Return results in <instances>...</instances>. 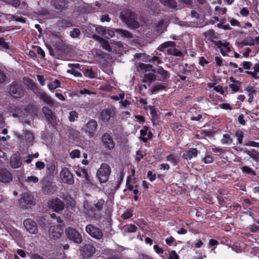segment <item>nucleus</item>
<instances>
[{"label": "nucleus", "instance_id": "nucleus-1", "mask_svg": "<svg viewBox=\"0 0 259 259\" xmlns=\"http://www.w3.org/2000/svg\"><path fill=\"white\" fill-rule=\"evenodd\" d=\"M119 18L130 29H136L140 26L136 14L131 10H122L120 13Z\"/></svg>", "mask_w": 259, "mask_h": 259}, {"label": "nucleus", "instance_id": "nucleus-2", "mask_svg": "<svg viewBox=\"0 0 259 259\" xmlns=\"http://www.w3.org/2000/svg\"><path fill=\"white\" fill-rule=\"evenodd\" d=\"M31 90L35 94H39V98L46 104L52 107H57L59 103L55 101L53 98L49 96L45 92L42 91L36 84L31 79L28 81Z\"/></svg>", "mask_w": 259, "mask_h": 259}, {"label": "nucleus", "instance_id": "nucleus-3", "mask_svg": "<svg viewBox=\"0 0 259 259\" xmlns=\"http://www.w3.org/2000/svg\"><path fill=\"white\" fill-rule=\"evenodd\" d=\"M19 203L21 208L28 209L35 204V200L31 193L24 192L21 194Z\"/></svg>", "mask_w": 259, "mask_h": 259}, {"label": "nucleus", "instance_id": "nucleus-4", "mask_svg": "<svg viewBox=\"0 0 259 259\" xmlns=\"http://www.w3.org/2000/svg\"><path fill=\"white\" fill-rule=\"evenodd\" d=\"M9 93L14 98L18 99L24 96L25 91L20 82L14 81L9 87Z\"/></svg>", "mask_w": 259, "mask_h": 259}, {"label": "nucleus", "instance_id": "nucleus-5", "mask_svg": "<svg viewBox=\"0 0 259 259\" xmlns=\"http://www.w3.org/2000/svg\"><path fill=\"white\" fill-rule=\"evenodd\" d=\"M111 172L110 166L106 163H102L97 170L96 177L101 183H105L108 181Z\"/></svg>", "mask_w": 259, "mask_h": 259}, {"label": "nucleus", "instance_id": "nucleus-6", "mask_svg": "<svg viewBox=\"0 0 259 259\" xmlns=\"http://www.w3.org/2000/svg\"><path fill=\"white\" fill-rule=\"evenodd\" d=\"M65 232L67 238L76 244H80L82 239L80 233L75 229L69 227L66 228Z\"/></svg>", "mask_w": 259, "mask_h": 259}, {"label": "nucleus", "instance_id": "nucleus-7", "mask_svg": "<svg viewBox=\"0 0 259 259\" xmlns=\"http://www.w3.org/2000/svg\"><path fill=\"white\" fill-rule=\"evenodd\" d=\"M85 231L90 236L97 240H100L103 236L102 230L92 224L86 226Z\"/></svg>", "mask_w": 259, "mask_h": 259}, {"label": "nucleus", "instance_id": "nucleus-8", "mask_svg": "<svg viewBox=\"0 0 259 259\" xmlns=\"http://www.w3.org/2000/svg\"><path fill=\"white\" fill-rule=\"evenodd\" d=\"M42 112L48 123L51 124L54 127H56L57 125V121L56 115L52 110L47 106H44L42 108Z\"/></svg>", "mask_w": 259, "mask_h": 259}, {"label": "nucleus", "instance_id": "nucleus-9", "mask_svg": "<svg viewBox=\"0 0 259 259\" xmlns=\"http://www.w3.org/2000/svg\"><path fill=\"white\" fill-rule=\"evenodd\" d=\"M60 176L63 183L69 185L74 184V176L68 168H62L60 174Z\"/></svg>", "mask_w": 259, "mask_h": 259}, {"label": "nucleus", "instance_id": "nucleus-10", "mask_svg": "<svg viewBox=\"0 0 259 259\" xmlns=\"http://www.w3.org/2000/svg\"><path fill=\"white\" fill-rule=\"evenodd\" d=\"M63 233V228L60 225L51 226L49 230L50 238L56 240L60 238Z\"/></svg>", "mask_w": 259, "mask_h": 259}, {"label": "nucleus", "instance_id": "nucleus-11", "mask_svg": "<svg viewBox=\"0 0 259 259\" xmlns=\"http://www.w3.org/2000/svg\"><path fill=\"white\" fill-rule=\"evenodd\" d=\"M23 226L27 232L31 234L36 235L38 231L36 222L31 219H26L23 221Z\"/></svg>", "mask_w": 259, "mask_h": 259}, {"label": "nucleus", "instance_id": "nucleus-12", "mask_svg": "<svg viewBox=\"0 0 259 259\" xmlns=\"http://www.w3.org/2000/svg\"><path fill=\"white\" fill-rule=\"evenodd\" d=\"M48 207L54 211L59 212L64 208V203L58 198L49 200L48 202Z\"/></svg>", "mask_w": 259, "mask_h": 259}, {"label": "nucleus", "instance_id": "nucleus-13", "mask_svg": "<svg viewBox=\"0 0 259 259\" xmlns=\"http://www.w3.org/2000/svg\"><path fill=\"white\" fill-rule=\"evenodd\" d=\"M98 127L97 122L93 119H91L84 125L82 129L89 134L90 137L93 136Z\"/></svg>", "mask_w": 259, "mask_h": 259}, {"label": "nucleus", "instance_id": "nucleus-14", "mask_svg": "<svg viewBox=\"0 0 259 259\" xmlns=\"http://www.w3.org/2000/svg\"><path fill=\"white\" fill-rule=\"evenodd\" d=\"M101 140L105 146L108 150H112L115 147V143L112 136L108 133H104L101 137Z\"/></svg>", "mask_w": 259, "mask_h": 259}, {"label": "nucleus", "instance_id": "nucleus-15", "mask_svg": "<svg viewBox=\"0 0 259 259\" xmlns=\"http://www.w3.org/2000/svg\"><path fill=\"white\" fill-rule=\"evenodd\" d=\"M213 44L220 50L221 53L223 56H227L226 52L229 53L231 51L229 42L228 41H225L223 42L222 41L219 40L217 41H213Z\"/></svg>", "mask_w": 259, "mask_h": 259}, {"label": "nucleus", "instance_id": "nucleus-16", "mask_svg": "<svg viewBox=\"0 0 259 259\" xmlns=\"http://www.w3.org/2000/svg\"><path fill=\"white\" fill-rule=\"evenodd\" d=\"M52 4L54 8L61 12L69 9V0H52Z\"/></svg>", "mask_w": 259, "mask_h": 259}, {"label": "nucleus", "instance_id": "nucleus-17", "mask_svg": "<svg viewBox=\"0 0 259 259\" xmlns=\"http://www.w3.org/2000/svg\"><path fill=\"white\" fill-rule=\"evenodd\" d=\"M13 179L12 174L5 168H0V182L8 183Z\"/></svg>", "mask_w": 259, "mask_h": 259}, {"label": "nucleus", "instance_id": "nucleus-18", "mask_svg": "<svg viewBox=\"0 0 259 259\" xmlns=\"http://www.w3.org/2000/svg\"><path fill=\"white\" fill-rule=\"evenodd\" d=\"M114 113V111L111 109L103 110L100 113V119L104 122L108 121L113 116Z\"/></svg>", "mask_w": 259, "mask_h": 259}, {"label": "nucleus", "instance_id": "nucleus-19", "mask_svg": "<svg viewBox=\"0 0 259 259\" xmlns=\"http://www.w3.org/2000/svg\"><path fill=\"white\" fill-rule=\"evenodd\" d=\"M198 151L196 148H190L188 151L185 152L183 154V158L186 160H190L193 157L197 156Z\"/></svg>", "mask_w": 259, "mask_h": 259}, {"label": "nucleus", "instance_id": "nucleus-20", "mask_svg": "<svg viewBox=\"0 0 259 259\" xmlns=\"http://www.w3.org/2000/svg\"><path fill=\"white\" fill-rule=\"evenodd\" d=\"M10 165L12 168H17L21 166L22 160L20 156H12L10 159Z\"/></svg>", "mask_w": 259, "mask_h": 259}, {"label": "nucleus", "instance_id": "nucleus-21", "mask_svg": "<svg viewBox=\"0 0 259 259\" xmlns=\"http://www.w3.org/2000/svg\"><path fill=\"white\" fill-rule=\"evenodd\" d=\"M34 140V137L33 134L28 131H25L23 140L26 143L27 146H29L32 145Z\"/></svg>", "mask_w": 259, "mask_h": 259}, {"label": "nucleus", "instance_id": "nucleus-22", "mask_svg": "<svg viewBox=\"0 0 259 259\" xmlns=\"http://www.w3.org/2000/svg\"><path fill=\"white\" fill-rule=\"evenodd\" d=\"M156 79V76L153 73H146L143 77L142 81L145 83H151Z\"/></svg>", "mask_w": 259, "mask_h": 259}, {"label": "nucleus", "instance_id": "nucleus-23", "mask_svg": "<svg viewBox=\"0 0 259 259\" xmlns=\"http://www.w3.org/2000/svg\"><path fill=\"white\" fill-rule=\"evenodd\" d=\"M204 36L209 40L213 44V41H217L214 39L218 38L214 30L212 29H209L204 33Z\"/></svg>", "mask_w": 259, "mask_h": 259}, {"label": "nucleus", "instance_id": "nucleus-24", "mask_svg": "<svg viewBox=\"0 0 259 259\" xmlns=\"http://www.w3.org/2000/svg\"><path fill=\"white\" fill-rule=\"evenodd\" d=\"M164 6L171 9H176L177 7V3L176 0H159Z\"/></svg>", "mask_w": 259, "mask_h": 259}, {"label": "nucleus", "instance_id": "nucleus-25", "mask_svg": "<svg viewBox=\"0 0 259 259\" xmlns=\"http://www.w3.org/2000/svg\"><path fill=\"white\" fill-rule=\"evenodd\" d=\"M115 32L123 38L130 39L133 38V34L126 30L122 29H115Z\"/></svg>", "mask_w": 259, "mask_h": 259}, {"label": "nucleus", "instance_id": "nucleus-26", "mask_svg": "<svg viewBox=\"0 0 259 259\" xmlns=\"http://www.w3.org/2000/svg\"><path fill=\"white\" fill-rule=\"evenodd\" d=\"M229 20H227L226 18H223L221 19L220 21V23L217 24V27L220 29H223L224 30H231L232 28L229 26V24H226L227 21Z\"/></svg>", "mask_w": 259, "mask_h": 259}, {"label": "nucleus", "instance_id": "nucleus-27", "mask_svg": "<svg viewBox=\"0 0 259 259\" xmlns=\"http://www.w3.org/2000/svg\"><path fill=\"white\" fill-rule=\"evenodd\" d=\"M243 152L248 155L250 158H252L255 162H258L257 155L259 153L257 152L255 149H252L251 151L245 149L244 150Z\"/></svg>", "mask_w": 259, "mask_h": 259}, {"label": "nucleus", "instance_id": "nucleus-28", "mask_svg": "<svg viewBox=\"0 0 259 259\" xmlns=\"http://www.w3.org/2000/svg\"><path fill=\"white\" fill-rule=\"evenodd\" d=\"M157 73L161 76L160 81H165L168 77V72L164 70L162 67H159L157 69Z\"/></svg>", "mask_w": 259, "mask_h": 259}, {"label": "nucleus", "instance_id": "nucleus-29", "mask_svg": "<svg viewBox=\"0 0 259 259\" xmlns=\"http://www.w3.org/2000/svg\"><path fill=\"white\" fill-rule=\"evenodd\" d=\"M166 161L170 162L174 166L178 165L179 162V158L178 156L173 154H170L166 157Z\"/></svg>", "mask_w": 259, "mask_h": 259}, {"label": "nucleus", "instance_id": "nucleus-30", "mask_svg": "<svg viewBox=\"0 0 259 259\" xmlns=\"http://www.w3.org/2000/svg\"><path fill=\"white\" fill-rule=\"evenodd\" d=\"M60 81L58 79H56L54 81L49 82L48 88L51 92H54V90L60 87Z\"/></svg>", "mask_w": 259, "mask_h": 259}, {"label": "nucleus", "instance_id": "nucleus-31", "mask_svg": "<svg viewBox=\"0 0 259 259\" xmlns=\"http://www.w3.org/2000/svg\"><path fill=\"white\" fill-rule=\"evenodd\" d=\"M148 108L150 110V114L152 117L151 121L153 124H156V119L158 116L157 113L156 112L155 107L154 106L149 105Z\"/></svg>", "mask_w": 259, "mask_h": 259}, {"label": "nucleus", "instance_id": "nucleus-32", "mask_svg": "<svg viewBox=\"0 0 259 259\" xmlns=\"http://www.w3.org/2000/svg\"><path fill=\"white\" fill-rule=\"evenodd\" d=\"M166 89V85L163 83H157L155 84L150 90L152 94H154L158 92L159 91L164 90Z\"/></svg>", "mask_w": 259, "mask_h": 259}, {"label": "nucleus", "instance_id": "nucleus-33", "mask_svg": "<svg viewBox=\"0 0 259 259\" xmlns=\"http://www.w3.org/2000/svg\"><path fill=\"white\" fill-rule=\"evenodd\" d=\"M176 43L172 41H167L162 44L159 47L158 49L161 52H164L165 49L169 47H175Z\"/></svg>", "mask_w": 259, "mask_h": 259}, {"label": "nucleus", "instance_id": "nucleus-34", "mask_svg": "<svg viewBox=\"0 0 259 259\" xmlns=\"http://www.w3.org/2000/svg\"><path fill=\"white\" fill-rule=\"evenodd\" d=\"M241 169L242 173L244 174L251 176H255L256 175V172L253 170V169L249 166H243Z\"/></svg>", "mask_w": 259, "mask_h": 259}, {"label": "nucleus", "instance_id": "nucleus-35", "mask_svg": "<svg viewBox=\"0 0 259 259\" xmlns=\"http://www.w3.org/2000/svg\"><path fill=\"white\" fill-rule=\"evenodd\" d=\"M84 249V252L88 256L93 255L96 252L95 247L91 245H86Z\"/></svg>", "mask_w": 259, "mask_h": 259}, {"label": "nucleus", "instance_id": "nucleus-36", "mask_svg": "<svg viewBox=\"0 0 259 259\" xmlns=\"http://www.w3.org/2000/svg\"><path fill=\"white\" fill-rule=\"evenodd\" d=\"M166 51L167 54L169 55H173L177 57H180L183 55L182 52L176 48L168 49Z\"/></svg>", "mask_w": 259, "mask_h": 259}, {"label": "nucleus", "instance_id": "nucleus-37", "mask_svg": "<svg viewBox=\"0 0 259 259\" xmlns=\"http://www.w3.org/2000/svg\"><path fill=\"white\" fill-rule=\"evenodd\" d=\"M153 66L150 64H146L144 63H140L139 64L140 69L143 72H146L149 71L153 70Z\"/></svg>", "mask_w": 259, "mask_h": 259}, {"label": "nucleus", "instance_id": "nucleus-38", "mask_svg": "<svg viewBox=\"0 0 259 259\" xmlns=\"http://www.w3.org/2000/svg\"><path fill=\"white\" fill-rule=\"evenodd\" d=\"M123 228L124 230L126 231L128 233H135L138 229L137 227L132 224L124 225Z\"/></svg>", "mask_w": 259, "mask_h": 259}, {"label": "nucleus", "instance_id": "nucleus-39", "mask_svg": "<svg viewBox=\"0 0 259 259\" xmlns=\"http://www.w3.org/2000/svg\"><path fill=\"white\" fill-rule=\"evenodd\" d=\"M100 42L103 49L108 51H110L111 50L110 45L108 40L104 38H100Z\"/></svg>", "mask_w": 259, "mask_h": 259}, {"label": "nucleus", "instance_id": "nucleus-40", "mask_svg": "<svg viewBox=\"0 0 259 259\" xmlns=\"http://www.w3.org/2000/svg\"><path fill=\"white\" fill-rule=\"evenodd\" d=\"M58 24L62 27H69L72 25L71 22L66 19H62L58 21Z\"/></svg>", "mask_w": 259, "mask_h": 259}, {"label": "nucleus", "instance_id": "nucleus-41", "mask_svg": "<svg viewBox=\"0 0 259 259\" xmlns=\"http://www.w3.org/2000/svg\"><path fill=\"white\" fill-rule=\"evenodd\" d=\"M221 142L223 144H231L233 142V139L231 138L230 135L225 134L223 135Z\"/></svg>", "mask_w": 259, "mask_h": 259}, {"label": "nucleus", "instance_id": "nucleus-42", "mask_svg": "<svg viewBox=\"0 0 259 259\" xmlns=\"http://www.w3.org/2000/svg\"><path fill=\"white\" fill-rule=\"evenodd\" d=\"M235 136L237 139L238 142L240 144H241L243 142L244 137L243 132L240 130H237L235 132Z\"/></svg>", "mask_w": 259, "mask_h": 259}, {"label": "nucleus", "instance_id": "nucleus-43", "mask_svg": "<svg viewBox=\"0 0 259 259\" xmlns=\"http://www.w3.org/2000/svg\"><path fill=\"white\" fill-rule=\"evenodd\" d=\"M83 73L86 77L91 78L95 77V73L91 68H85L83 71Z\"/></svg>", "mask_w": 259, "mask_h": 259}, {"label": "nucleus", "instance_id": "nucleus-44", "mask_svg": "<svg viewBox=\"0 0 259 259\" xmlns=\"http://www.w3.org/2000/svg\"><path fill=\"white\" fill-rule=\"evenodd\" d=\"M244 209L247 210H251L250 206L252 205V202L248 198H245L243 200V203L242 204Z\"/></svg>", "mask_w": 259, "mask_h": 259}, {"label": "nucleus", "instance_id": "nucleus-45", "mask_svg": "<svg viewBox=\"0 0 259 259\" xmlns=\"http://www.w3.org/2000/svg\"><path fill=\"white\" fill-rule=\"evenodd\" d=\"M55 170V165L52 162L47 164V172L49 175H52Z\"/></svg>", "mask_w": 259, "mask_h": 259}, {"label": "nucleus", "instance_id": "nucleus-46", "mask_svg": "<svg viewBox=\"0 0 259 259\" xmlns=\"http://www.w3.org/2000/svg\"><path fill=\"white\" fill-rule=\"evenodd\" d=\"M105 204V201L103 199H100L98 200V202L95 204V207L97 211H101L103 207Z\"/></svg>", "mask_w": 259, "mask_h": 259}, {"label": "nucleus", "instance_id": "nucleus-47", "mask_svg": "<svg viewBox=\"0 0 259 259\" xmlns=\"http://www.w3.org/2000/svg\"><path fill=\"white\" fill-rule=\"evenodd\" d=\"M80 35V31L78 28H75L70 32V36L72 38H78Z\"/></svg>", "mask_w": 259, "mask_h": 259}, {"label": "nucleus", "instance_id": "nucleus-48", "mask_svg": "<svg viewBox=\"0 0 259 259\" xmlns=\"http://www.w3.org/2000/svg\"><path fill=\"white\" fill-rule=\"evenodd\" d=\"M240 43L243 46H252L254 45V40L251 37H250L248 39H244L242 40Z\"/></svg>", "mask_w": 259, "mask_h": 259}, {"label": "nucleus", "instance_id": "nucleus-49", "mask_svg": "<svg viewBox=\"0 0 259 259\" xmlns=\"http://www.w3.org/2000/svg\"><path fill=\"white\" fill-rule=\"evenodd\" d=\"M78 114L75 111H71L69 112V120L71 122H73L75 121L76 118H78Z\"/></svg>", "mask_w": 259, "mask_h": 259}, {"label": "nucleus", "instance_id": "nucleus-50", "mask_svg": "<svg viewBox=\"0 0 259 259\" xmlns=\"http://www.w3.org/2000/svg\"><path fill=\"white\" fill-rule=\"evenodd\" d=\"M67 73L73 74L75 77H81L82 76L81 73L79 71V70L75 69V68H72L68 70Z\"/></svg>", "mask_w": 259, "mask_h": 259}, {"label": "nucleus", "instance_id": "nucleus-51", "mask_svg": "<svg viewBox=\"0 0 259 259\" xmlns=\"http://www.w3.org/2000/svg\"><path fill=\"white\" fill-rule=\"evenodd\" d=\"M126 186L127 187V189L129 191H132L134 189V186L132 184V178L131 176H128L126 179Z\"/></svg>", "mask_w": 259, "mask_h": 259}, {"label": "nucleus", "instance_id": "nucleus-52", "mask_svg": "<svg viewBox=\"0 0 259 259\" xmlns=\"http://www.w3.org/2000/svg\"><path fill=\"white\" fill-rule=\"evenodd\" d=\"M133 216V211L131 210H127L121 215V218L123 220H126L131 218Z\"/></svg>", "mask_w": 259, "mask_h": 259}, {"label": "nucleus", "instance_id": "nucleus-53", "mask_svg": "<svg viewBox=\"0 0 259 259\" xmlns=\"http://www.w3.org/2000/svg\"><path fill=\"white\" fill-rule=\"evenodd\" d=\"M214 132L211 130H202L200 134L205 137H211L213 136Z\"/></svg>", "mask_w": 259, "mask_h": 259}, {"label": "nucleus", "instance_id": "nucleus-54", "mask_svg": "<svg viewBox=\"0 0 259 259\" xmlns=\"http://www.w3.org/2000/svg\"><path fill=\"white\" fill-rule=\"evenodd\" d=\"M10 16H11V18L13 20H15V21H16L17 22H21L22 23H24L26 22L25 18L22 17H20L17 16L15 15H11V14H10Z\"/></svg>", "mask_w": 259, "mask_h": 259}, {"label": "nucleus", "instance_id": "nucleus-55", "mask_svg": "<svg viewBox=\"0 0 259 259\" xmlns=\"http://www.w3.org/2000/svg\"><path fill=\"white\" fill-rule=\"evenodd\" d=\"M8 77L6 74L2 70H0V84L5 83Z\"/></svg>", "mask_w": 259, "mask_h": 259}, {"label": "nucleus", "instance_id": "nucleus-56", "mask_svg": "<svg viewBox=\"0 0 259 259\" xmlns=\"http://www.w3.org/2000/svg\"><path fill=\"white\" fill-rule=\"evenodd\" d=\"M80 151L78 149H75L73 150L70 153V156L72 158H79L80 157Z\"/></svg>", "mask_w": 259, "mask_h": 259}, {"label": "nucleus", "instance_id": "nucleus-57", "mask_svg": "<svg viewBox=\"0 0 259 259\" xmlns=\"http://www.w3.org/2000/svg\"><path fill=\"white\" fill-rule=\"evenodd\" d=\"M106 28L102 26H99L96 27V31L98 34H100L102 35H105L106 32H105Z\"/></svg>", "mask_w": 259, "mask_h": 259}, {"label": "nucleus", "instance_id": "nucleus-58", "mask_svg": "<svg viewBox=\"0 0 259 259\" xmlns=\"http://www.w3.org/2000/svg\"><path fill=\"white\" fill-rule=\"evenodd\" d=\"M240 85L237 83H231L229 84V87L233 92L236 93L240 90Z\"/></svg>", "mask_w": 259, "mask_h": 259}, {"label": "nucleus", "instance_id": "nucleus-59", "mask_svg": "<svg viewBox=\"0 0 259 259\" xmlns=\"http://www.w3.org/2000/svg\"><path fill=\"white\" fill-rule=\"evenodd\" d=\"M202 161L206 164L211 163L213 161V158L211 156L206 155L204 158H202Z\"/></svg>", "mask_w": 259, "mask_h": 259}, {"label": "nucleus", "instance_id": "nucleus-60", "mask_svg": "<svg viewBox=\"0 0 259 259\" xmlns=\"http://www.w3.org/2000/svg\"><path fill=\"white\" fill-rule=\"evenodd\" d=\"M252 63L249 61H243L241 64L243 68L246 70H249L252 66Z\"/></svg>", "mask_w": 259, "mask_h": 259}, {"label": "nucleus", "instance_id": "nucleus-61", "mask_svg": "<svg viewBox=\"0 0 259 259\" xmlns=\"http://www.w3.org/2000/svg\"><path fill=\"white\" fill-rule=\"evenodd\" d=\"M0 46L2 48H3L6 50L9 49V45L8 43L5 40L4 38L3 37H0Z\"/></svg>", "mask_w": 259, "mask_h": 259}, {"label": "nucleus", "instance_id": "nucleus-62", "mask_svg": "<svg viewBox=\"0 0 259 259\" xmlns=\"http://www.w3.org/2000/svg\"><path fill=\"white\" fill-rule=\"evenodd\" d=\"M38 178L34 176L28 177L26 179V182L29 183L32 182L33 183H36L38 182Z\"/></svg>", "mask_w": 259, "mask_h": 259}, {"label": "nucleus", "instance_id": "nucleus-63", "mask_svg": "<svg viewBox=\"0 0 259 259\" xmlns=\"http://www.w3.org/2000/svg\"><path fill=\"white\" fill-rule=\"evenodd\" d=\"M136 155L137 156L135 158V160L138 162L140 161L141 159L144 158V154H143V152L141 150H138L136 152Z\"/></svg>", "mask_w": 259, "mask_h": 259}, {"label": "nucleus", "instance_id": "nucleus-64", "mask_svg": "<svg viewBox=\"0 0 259 259\" xmlns=\"http://www.w3.org/2000/svg\"><path fill=\"white\" fill-rule=\"evenodd\" d=\"M168 259H180L179 256L175 250H171L170 252L169 256Z\"/></svg>", "mask_w": 259, "mask_h": 259}]
</instances>
